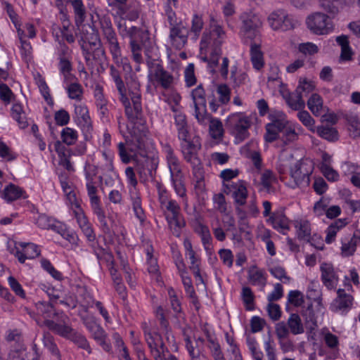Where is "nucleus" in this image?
<instances>
[{"instance_id":"nucleus-47","label":"nucleus","mask_w":360,"mask_h":360,"mask_svg":"<svg viewBox=\"0 0 360 360\" xmlns=\"http://www.w3.org/2000/svg\"><path fill=\"white\" fill-rule=\"evenodd\" d=\"M317 133L321 137L330 141H335L338 139V131L331 127H319Z\"/></svg>"},{"instance_id":"nucleus-30","label":"nucleus","mask_w":360,"mask_h":360,"mask_svg":"<svg viewBox=\"0 0 360 360\" xmlns=\"http://www.w3.org/2000/svg\"><path fill=\"white\" fill-rule=\"evenodd\" d=\"M269 220L273 227L283 234H285V231L289 229V221L282 212L274 213Z\"/></svg>"},{"instance_id":"nucleus-20","label":"nucleus","mask_w":360,"mask_h":360,"mask_svg":"<svg viewBox=\"0 0 360 360\" xmlns=\"http://www.w3.org/2000/svg\"><path fill=\"white\" fill-rule=\"evenodd\" d=\"M188 30L180 22L179 25L170 27L169 38L176 48H181L187 42Z\"/></svg>"},{"instance_id":"nucleus-14","label":"nucleus","mask_w":360,"mask_h":360,"mask_svg":"<svg viewBox=\"0 0 360 360\" xmlns=\"http://www.w3.org/2000/svg\"><path fill=\"white\" fill-rule=\"evenodd\" d=\"M132 139L127 141V148L124 143L120 142L118 146V153L123 163L127 164L131 160V155L128 153H135L137 150L141 149L143 146V141L141 136L136 134L135 131L131 133Z\"/></svg>"},{"instance_id":"nucleus-5","label":"nucleus","mask_w":360,"mask_h":360,"mask_svg":"<svg viewBox=\"0 0 360 360\" xmlns=\"http://www.w3.org/2000/svg\"><path fill=\"white\" fill-rule=\"evenodd\" d=\"M103 39L112 54L113 60L119 62L122 51L116 32H115L110 18L106 15H98Z\"/></svg>"},{"instance_id":"nucleus-34","label":"nucleus","mask_w":360,"mask_h":360,"mask_svg":"<svg viewBox=\"0 0 360 360\" xmlns=\"http://www.w3.org/2000/svg\"><path fill=\"white\" fill-rule=\"evenodd\" d=\"M321 8L328 13L331 18L336 16L340 12L342 5L341 0H319Z\"/></svg>"},{"instance_id":"nucleus-24","label":"nucleus","mask_w":360,"mask_h":360,"mask_svg":"<svg viewBox=\"0 0 360 360\" xmlns=\"http://www.w3.org/2000/svg\"><path fill=\"white\" fill-rule=\"evenodd\" d=\"M158 162L155 159H147L145 160L143 167L139 165L137 167L141 181H146L148 177L152 180L155 178L156 169L158 168Z\"/></svg>"},{"instance_id":"nucleus-28","label":"nucleus","mask_w":360,"mask_h":360,"mask_svg":"<svg viewBox=\"0 0 360 360\" xmlns=\"http://www.w3.org/2000/svg\"><path fill=\"white\" fill-rule=\"evenodd\" d=\"M174 124L178 132V138L183 141H187V137H189V131L186 115L181 113L176 114Z\"/></svg>"},{"instance_id":"nucleus-38","label":"nucleus","mask_w":360,"mask_h":360,"mask_svg":"<svg viewBox=\"0 0 360 360\" xmlns=\"http://www.w3.org/2000/svg\"><path fill=\"white\" fill-rule=\"evenodd\" d=\"M74 9L75 21L77 27L80 26L85 20L86 10L82 0H70Z\"/></svg>"},{"instance_id":"nucleus-64","label":"nucleus","mask_w":360,"mask_h":360,"mask_svg":"<svg viewBox=\"0 0 360 360\" xmlns=\"http://www.w3.org/2000/svg\"><path fill=\"white\" fill-rule=\"evenodd\" d=\"M275 333L278 340L288 338L290 331L284 321L278 322L275 326Z\"/></svg>"},{"instance_id":"nucleus-15","label":"nucleus","mask_w":360,"mask_h":360,"mask_svg":"<svg viewBox=\"0 0 360 360\" xmlns=\"http://www.w3.org/2000/svg\"><path fill=\"white\" fill-rule=\"evenodd\" d=\"M297 236L299 240L309 243L317 250H323L324 244L321 237L317 234L311 235V226L308 221H302L296 226Z\"/></svg>"},{"instance_id":"nucleus-44","label":"nucleus","mask_w":360,"mask_h":360,"mask_svg":"<svg viewBox=\"0 0 360 360\" xmlns=\"http://www.w3.org/2000/svg\"><path fill=\"white\" fill-rule=\"evenodd\" d=\"M336 41L341 46L340 58L343 60H350L352 58V52L349 47L347 37L345 35L338 37Z\"/></svg>"},{"instance_id":"nucleus-55","label":"nucleus","mask_w":360,"mask_h":360,"mask_svg":"<svg viewBox=\"0 0 360 360\" xmlns=\"http://www.w3.org/2000/svg\"><path fill=\"white\" fill-rule=\"evenodd\" d=\"M217 94L219 95V102L226 104L231 98V90L226 84H219L217 86Z\"/></svg>"},{"instance_id":"nucleus-33","label":"nucleus","mask_w":360,"mask_h":360,"mask_svg":"<svg viewBox=\"0 0 360 360\" xmlns=\"http://www.w3.org/2000/svg\"><path fill=\"white\" fill-rule=\"evenodd\" d=\"M248 280L252 285L264 288L266 284V278L263 270L252 266L248 271Z\"/></svg>"},{"instance_id":"nucleus-32","label":"nucleus","mask_w":360,"mask_h":360,"mask_svg":"<svg viewBox=\"0 0 360 360\" xmlns=\"http://www.w3.org/2000/svg\"><path fill=\"white\" fill-rule=\"evenodd\" d=\"M348 224L347 218L339 219L333 222L326 230V242L331 243L335 240L336 234L339 230L345 227Z\"/></svg>"},{"instance_id":"nucleus-42","label":"nucleus","mask_w":360,"mask_h":360,"mask_svg":"<svg viewBox=\"0 0 360 360\" xmlns=\"http://www.w3.org/2000/svg\"><path fill=\"white\" fill-rule=\"evenodd\" d=\"M288 105L294 110H300L304 108L305 102L302 95H300L296 90L290 94L286 98Z\"/></svg>"},{"instance_id":"nucleus-26","label":"nucleus","mask_w":360,"mask_h":360,"mask_svg":"<svg viewBox=\"0 0 360 360\" xmlns=\"http://www.w3.org/2000/svg\"><path fill=\"white\" fill-rule=\"evenodd\" d=\"M352 304V297L350 295L346 294L344 290L339 289L338 290V297L333 302V311H345L350 308Z\"/></svg>"},{"instance_id":"nucleus-8","label":"nucleus","mask_w":360,"mask_h":360,"mask_svg":"<svg viewBox=\"0 0 360 360\" xmlns=\"http://www.w3.org/2000/svg\"><path fill=\"white\" fill-rule=\"evenodd\" d=\"M306 24L312 33L319 35L327 34L333 29L330 16L321 12H315L308 15Z\"/></svg>"},{"instance_id":"nucleus-22","label":"nucleus","mask_w":360,"mask_h":360,"mask_svg":"<svg viewBox=\"0 0 360 360\" xmlns=\"http://www.w3.org/2000/svg\"><path fill=\"white\" fill-rule=\"evenodd\" d=\"M35 306L37 314L44 318V326H46L45 321L46 320H51L50 319H54L56 316H59V323L63 324V322L61 321V316L64 314L62 312L60 314L56 312L53 303L46 302L44 301H39L35 304Z\"/></svg>"},{"instance_id":"nucleus-51","label":"nucleus","mask_w":360,"mask_h":360,"mask_svg":"<svg viewBox=\"0 0 360 360\" xmlns=\"http://www.w3.org/2000/svg\"><path fill=\"white\" fill-rule=\"evenodd\" d=\"M356 249V238L352 237L348 241H342L341 253L344 257L354 255Z\"/></svg>"},{"instance_id":"nucleus-43","label":"nucleus","mask_w":360,"mask_h":360,"mask_svg":"<svg viewBox=\"0 0 360 360\" xmlns=\"http://www.w3.org/2000/svg\"><path fill=\"white\" fill-rule=\"evenodd\" d=\"M307 105L309 109L315 116H319L323 109V100L318 94H312L308 99Z\"/></svg>"},{"instance_id":"nucleus-36","label":"nucleus","mask_w":360,"mask_h":360,"mask_svg":"<svg viewBox=\"0 0 360 360\" xmlns=\"http://www.w3.org/2000/svg\"><path fill=\"white\" fill-rule=\"evenodd\" d=\"M130 194L135 215L141 222H143L146 219V216L141 206V195L137 191H130Z\"/></svg>"},{"instance_id":"nucleus-49","label":"nucleus","mask_w":360,"mask_h":360,"mask_svg":"<svg viewBox=\"0 0 360 360\" xmlns=\"http://www.w3.org/2000/svg\"><path fill=\"white\" fill-rule=\"evenodd\" d=\"M146 44H142L140 40L130 41L129 46L131 52L132 53V58L134 60L140 64L143 62V57L141 55L142 46Z\"/></svg>"},{"instance_id":"nucleus-46","label":"nucleus","mask_w":360,"mask_h":360,"mask_svg":"<svg viewBox=\"0 0 360 360\" xmlns=\"http://www.w3.org/2000/svg\"><path fill=\"white\" fill-rule=\"evenodd\" d=\"M55 149L60 157V165L63 166L67 170L72 171L73 167L69 158L66 156L65 153V146H62L61 143L59 141L55 143Z\"/></svg>"},{"instance_id":"nucleus-11","label":"nucleus","mask_w":360,"mask_h":360,"mask_svg":"<svg viewBox=\"0 0 360 360\" xmlns=\"http://www.w3.org/2000/svg\"><path fill=\"white\" fill-rule=\"evenodd\" d=\"M268 22L273 30L281 31L292 30L298 23L293 16L282 9L272 12L268 17Z\"/></svg>"},{"instance_id":"nucleus-63","label":"nucleus","mask_w":360,"mask_h":360,"mask_svg":"<svg viewBox=\"0 0 360 360\" xmlns=\"http://www.w3.org/2000/svg\"><path fill=\"white\" fill-rule=\"evenodd\" d=\"M198 233L201 237V240L205 250H209L212 238L208 228L205 226H201Z\"/></svg>"},{"instance_id":"nucleus-48","label":"nucleus","mask_w":360,"mask_h":360,"mask_svg":"<svg viewBox=\"0 0 360 360\" xmlns=\"http://www.w3.org/2000/svg\"><path fill=\"white\" fill-rule=\"evenodd\" d=\"M278 139H281L284 145H287L289 143L293 142L297 139V134L295 129L291 127L286 125V127L282 130L278 134Z\"/></svg>"},{"instance_id":"nucleus-50","label":"nucleus","mask_w":360,"mask_h":360,"mask_svg":"<svg viewBox=\"0 0 360 360\" xmlns=\"http://www.w3.org/2000/svg\"><path fill=\"white\" fill-rule=\"evenodd\" d=\"M314 88L315 85L312 82L308 81L306 79H300L295 90L302 95V97L304 98L308 96L309 94L314 91Z\"/></svg>"},{"instance_id":"nucleus-37","label":"nucleus","mask_w":360,"mask_h":360,"mask_svg":"<svg viewBox=\"0 0 360 360\" xmlns=\"http://www.w3.org/2000/svg\"><path fill=\"white\" fill-rule=\"evenodd\" d=\"M286 324L290 333L295 335L302 334L304 332L302 320L297 314H291Z\"/></svg>"},{"instance_id":"nucleus-7","label":"nucleus","mask_w":360,"mask_h":360,"mask_svg":"<svg viewBox=\"0 0 360 360\" xmlns=\"http://www.w3.org/2000/svg\"><path fill=\"white\" fill-rule=\"evenodd\" d=\"M251 124L250 117L242 113L233 114L228 119V125L231 127V133L238 143L248 138L250 135L248 129L251 127Z\"/></svg>"},{"instance_id":"nucleus-40","label":"nucleus","mask_w":360,"mask_h":360,"mask_svg":"<svg viewBox=\"0 0 360 360\" xmlns=\"http://www.w3.org/2000/svg\"><path fill=\"white\" fill-rule=\"evenodd\" d=\"M11 115L13 118L18 122L20 128L25 129L28 126L22 106L20 104H13L11 108Z\"/></svg>"},{"instance_id":"nucleus-25","label":"nucleus","mask_w":360,"mask_h":360,"mask_svg":"<svg viewBox=\"0 0 360 360\" xmlns=\"http://www.w3.org/2000/svg\"><path fill=\"white\" fill-rule=\"evenodd\" d=\"M321 279L323 284L328 288L333 289L335 287L338 278L334 271L332 264L323 263L321 265Z\"/></svg>"},{"instance_id":"nucleus-10","label":"nucleus","mask_w":360,"mask_h":360,"mask_svg":"<svg viewBox=\"0 0 360 360\" xmlns=\"http://www.w3.org/2000/svg\"><path fill=\"white\" fill-rule=\"evenodd\" d=\"M241 31L245 38L252 40L261 39L259 29L262 25L260 16L253 12L244 13L241 15Z\"/></svg>"},{"instance_id":"nucleus-56","label":"nucleus","mask_w":360,"mask_h":360,"mask_svg":"<svg viewBox=\"0 0 360 360\" xmlns=\"http://www.w3.org/2000/svg\"><path fill=\"white\" fill-rule=\"evenodd\" d=\"M347 121L349 124V130L354 137L360 135V122L356 115H347Z\"/></svg>"},{"instance_id":"nucleus-61","label":"nucleus","mask_w":360,"mask_h":360,"mask_svg":"<svg viewBox=\"0 0 360 360\" xmlns=\"http://www.w3.org/2000/svg\"><path fill=\"white\" fill-rule=\"evenodd\" d=\"M288 302L295 307H300L304 302L302 293L299 290H291L288 295Z\"/></svg>"},{"instance_id":"nucleus-41","label":"nucleus","mask_w":360,"mask_h":360,"mask_svg":"<svg viewBox=\"0 0 360 360\" xmlns=\"http://www.w3.org/2000/svg\"><path fill=\"white\" fill-rule=\"evenodd\" d=\"M66 84H68L66 90L68 97L72 100L81 101L83 96V88L82 85L75 82V80Z\"/></svg>"},{"instance_id":"nucleus-3","label":"nucleus","mask_w":360,"mask_h":360,"mask_svg":"<svg viewBox=\"0 0 360 360\" xmlns=\"http://www.w3.org/2000/svg\"><path fill=\"white\" fill-rule=\"evenodd\" d=\"M67 320H68V317L66 315H62L61 321L63 324L56 323L53 320H46L45 325L49 330L63 338L70 340L79 348L86 350L89 354H91L92 349L86 337L75 331L71 326L66 324Z\"/></svg>"},{"instance_id":"nucleus-57","label":"nucleus","mask_w":360,"mask_h":360,"mask_svg":"<svg viewBox=\"0 0 360 360\" xmlns=\"http://www.w3.org/2000/svg\"><path fill=\"white\" fill-rule=\"evenodd\" d=\"M210 131L214 139H219L223 135L222 123L217 119H210Z\"/></svg>"},{"instance_id":"nucleus-21","label":"nucleus","mask_w":360,"mask_h":360,"mask_svg":"<svg viewBox=\"0 0 360 360\" xmlns=\"http://www.w3.org/2000/svg\"><path fill=\"white\" fill-rule=\"evenodd\" d=\"M167 165L169 170L170 176L182 173L180 162L174 155V150L169 144L163 147Z\"/></svg>"},{"instance_id":"nucleus-18","label":"nucleus","mask_w":360,"mask_h":360,"mask_svg":"<svg viewBox=\"0 0 360 360\" xmlns=\"http://www.w3.org/2000/svg\"><path fill=\"white\" fill-rule=\"evenodd\" d=\"M120 34L127 35L130 38V41L140 40L142 44H146L150 40L149 33L148 31L143 30L137 27L131 26L127 29L125 23L122 24L119 22L117 25Z\"/></svg>"},{"instance_id":"nucleus-54","label":"nucleus","mask_w":360,"mask_h":360,"mask_svg":"<svg viewBox=\"0 0 360 360\" xmlns=\"http://www.w3.org/2000/svg\"><path fill=\"white\" fill-rule=\"evenodd\" d=\"M63 141L67 145L74 144L77 139V133L75 130L70 127H65L61 132Z\"/></svg>"},{"instance_id":"nucleus-13","label":"nucleus","mask_w":360,"mask_h":360,"mask_svg":"<svg viewBox=\"0 0 360 360\" xmlns=\"http://www.w3.org/2000/svg\"><path fill=\"white\" fill-rule=\"evenodd\" d=\"M223 192L231 195L233 198L235 205H245L248 197L246 183L243 180L236 182L224 183Z\"/></svg>"},{"instance_id":"nucleus-27","label":"nucleus","mask_w":360,"mask_h":360,"mask_svg":"<svg viewBox=\"0 0 360 360\" xmlns=\"http://www.w3.org/2000/svg\"><path fill=\"white\" fill-rule=\"evenodd\" d=\"M86 178L87 180V193L90 199V203L92 210H94L99 207H101L100 198L97 195L98 189L93 182L92 176H91L89 173H86Z\"/></svg>"},{"instance_id":"nucleus-23","label":"nucleus","mask_w":360,"mask_h":360,"mask_svg":"<svg viewBox=\"0 0 360 360\" xmlns=\"http://www.w3.org/2000/svg\"><path fill=\"white\" fill-rule=\"evenodd\" d=\"M250 56L254 68L257 70H261L264 65V56L261 50V39L251 41Z\"/></svg>"},{"instance_id":"nucleus-4","label":"nucleus","mask_w":360,"mask_h":360,"mask_svg":"<svg viewBox=\"0 0 360 360\" xmlns=\"http://www.w3.org/2000/svg\"><path fill=\"white\" fill-rule=\"evenodd\" d=\"M89 31L82 32L81 45L86 62L91 60H102L105 57V51L98 31L89 27Z\"/></svg>"},{"instance_id":"nucleus-9","label":"nucleus","mask_w":360,"mask_h":360,"mask_svg":"<svg viewBox=\"0 0 360 360\" xmlns=\"http://www.w3.org/2000/svg\"><path fill=\"white\" fill-rule=\"evenodd\" d=\"M149 69L148 79L153 84L160 86L164 89L171 88L174 83L173 75L167 71L163 66L155 62H148Z\"/></svg>"},{"instance_id":"nucleus-29","label":"nucleus","mask_w":360,"mask_h":360,"mask_svg":"<svg viewBox=\"0 0 360 360\" xmlns=\"http://www.w3.org/2000/svg\"><path fill=\"white\" fill-rule=\"evenodd\" d=\"M94 98L96 105L100 114L102 115V117H106L108 112L107 108L108 101L105 98L103 87L99 84H97L95 86Z\"/></svg>"},{"instance_id":"nucleus-39","label":"nucleus","mask_w":360,"mask_h":360,"mask_svg":"<svg viewBox=\"0 0 360 360\" xmlns=\"http://www.w3.org/2000/svg\"><path fill=\"white\" fill-rule=\"evenodd\" d=\"M241 300L247 311H252L255 308V296L250 287H243L241 290Z\"/></svg>"},{"instance_id":"nucleus-19","label":"nucleus","mask_w":360,"mask_h":360,"mask_svg":"<svg viewBox=\"0 0 360 360\" xmlns=\"http://www.w3.org/2000/svg\"><path fill=\"white\" fill-rule=\"evenodd\" d=\"M75 121L84 134L90 133L93 129L91 120L86 106L83 105L75 107Z\"/></svg>"},{"instance_id":"nucleus-62","label":"nucleus","mask_w":360,"mask_h":360,"mask_svg":"<svg viewBox=\"0 0 360 360\" xmlns=\"http://www.w3.org/2000/svg\"><path fill=\"white\" fill-rule=\"evenodd\" d=\"M321 170L324 176L331 181H335L338 179L339 174L328 164H321Z\"/></svg>"},{"instance_id":"nucleus-52","label":"nucleus","mask_w":360,"mask_h":360,"mask_svg":"<svg viewBox=\"0 0 360 360\" xmlns=\"http://www.w3.org/2000/svg\"><path fill=\"white\" fill-rule=\"evenodd\" d=\"M58 233L64 239L68 240L75 248L79 245V239L77 233L74 231L68 230L65 225L63 226V228L60 229Z\"/></svg>"},{"instance_id":"nucleus-31","label":"nucleus","mask_w":360,"mask_h":360,"mask_svg":"<svg viewBox=\"0 0 360 360\" xmlns=\"http://www.w3.org/2000/svg\"><path fill=\"white\" fill-rule=\"evenodd\" d=\"M24 191L19 186L10 184L1 193V197L7 202H12L20 198Z\"/></svg>"},{"instance_id":"nucleus-17","label":"nucleus","mask_w":360,"mask_h":360,"mask_svg":"<svg viewBox=\"0 0 360 360\" xmlns=\"http://www.w3.org/2000/svg\"><path fill=\"white\" fill-rule=\"evenodd\" d=\"M15 257L23 264L26 259H32L40 255L38 246L32 243L18 242L15 243Z\"/></svg>"},{"instance_id":"nucleus-53","label":"nucleus","mask_w":360,"mask_h":360,"mask_svg":"<svg viewBox=\"0 0 360 360\" xmlns=\"http://www.w3.org/2000/svg\"><path fill=\"white\" fill-rule=\"evenodd\" d=\"M43 344L53 354L59 356V350L54 342L53 335L49 332H44L43 334Z\"/></svg>"},{"instance_id":"nucleus-12","label":"nucleus","mask_w":360,"mask_h":360,"mask_svg":"<svg viewBox=\"0 0 360 360\" xmlns=\"http://www.w3.org/2000/svg\"><path fill=\"white\" fill-rule=\"evenodd\" d=\"M270 123L266 125L264 139L266 142L272 143L278 139V134L288 124L285 115L281 112H276L269 115Z\"/></svg>"},{"instance_id":"nucleus-2","label":"nucleus","mask_w":360,"mask_h":360,"mask_svg":"<svg viewBox=\"0 0 360 360\" xmlns=\"http://www.w3.org/2000/svg\"><path fill=\"white\" fill-rule=\"evenodd\" d=\"M226 34L222 27L217 25L213 18L211 19L210 30L203 32L200 41V50H206L209 46L211 47L210 58L208 65L210 68H214L219 63V58L221 55V44L224 42Z\"/></svg>"},{"instance_id":"nucleus-45","label":"nucleus","mask_w":360,"mask_h":360,"mask_svg":"<svg viewBox=\"0 0 360 360\" xmlns=\"http://www.w3.org/2000/svg\"><path fill=\"white\" fill-rule=\"evenodd\" d=\"M170 179L176 193L181 198L185 197L186 189L184 183L183 173L171 176Z\"/></svg>"},{"instance_id":"nucleus-60","label":"nucleus","mask_w":360,"mask_h":360,"mask_svg":"<svg viewBox=\"0 0 360 360\" xmlns=\"http://www.w3.org/2000/svg\"><path fill=\"white\" fill-rule=\"evenodd\" d=\"M156 317L160 322V325L161 328L164 330V331L167 334L170 331L169 323L167 319L165 318V311L163 308L160 306L156 309Z\"/></svg>"},{"instance_id":"nucleus-58","label":"nucleus","mask_w":360,"mask_h":360,"mask_svg":"<svg viewBox=\"0 0 360 360\" xmlns=\"http://www.w3.org/2000/svg\"><path fill=\"white\" fill-rule=\"evenodd\" d=\"M94 213L97 216L98 220L101 224L102 231L105 234H108L110 232V227L107 223L105 212L102 207L93 210Z\"/></svg>"},{"instance_id":"nucleus-16","label":"nucleus","mask_w":360,"mask_h":360,"mask_svg":"<svg viewBox=\"0 0 360 360\" xmlns=\"http://www.w3.org/2000/svg\"><path fill=\"white\" fill-rule=\"evenodd\" d=\"M192 98L195 105V116L200 123L207 118L205 92L202 84H199L192 91Z\"/></svg>"},{"instance_id":"nucleus-1","label":"nucleus","mask_w":360,"mask_h":360,"mask_svg":"<svg viewBox=\"0 0 360 360\" xmlns=\"http://www.w3.org/2000/svg\"><path fill=\"white\" fill-rule=\"evenodd\" d=\"M117 90L120 95V101L125 108V114L131 122L141 119L142 115L141 94L140 83L136 79H131L129 86V94L133 105H131L130 101L127 96V89L123 80L115 82Z\"/></svg>"},{"instance_id":"nucleus-35","label":"nucleus","mask_w":360,"mask_h":360,"mask_svg":"<svg viewBox=\"0 0 360 360\" xmlns=\"http://www.w3.org/2000/svg\"><path fill=\"white\" fill-rule=\"evenodd\" d=\"M58 60V68L60 72L63 76L64 83H68L69 82H72V80H76L77 79L75 76L73 74H72L73 68L71 62V58L60 59Z\"/></svg>"},{"instance_id":"nucleus-59","label":"nucleus","mask_w":360,"mask_h":360,"mask_svg":"<svg viewBox=\"0 0 360 360\" xmlns=\"http://www.w3.org/2000/svg\"><path fill=\"white\" fill-rule=\"evenodd\" d=\"M323 340L327 347L330 349L337 352L339 351V339L335 335L328 332L325 333Z\"/></svg>"},{"instance_id":"nucleus-6","label":"nucleus","mask_w":360,"mask_h":360,"mask_svg":"<svg viewBox=\"0 0 360 360\" xmlns=\"http://www.w3.org/2000/svg\"><path fill=\"white\" fill-rule=\"evenodd\" d=\"M313 169L312 162L308 160H300L292 165L290 168V176L293 180L292 187L308 186Z\"/></svg>"}]
</instances>
